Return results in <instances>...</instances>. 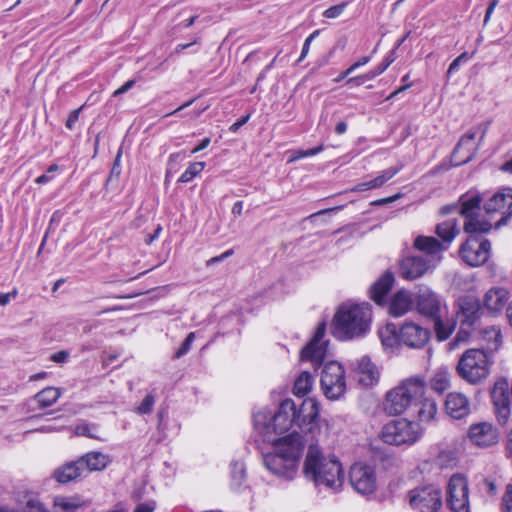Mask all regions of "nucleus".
<instances>
[{"label": "nucleus", "instance_id": "nucleus-6", "mask_svg": "<svg viewBox=\"0 0 512 512\" xmlns=\"http://www.w3.org/2000/svg\"><path fill=\"white\" fill-rule=\"evenodd\" d=\"M494 364L493 355L484 349H467L460 357L456 372L465 382L477 385L483 382Z\"/></svg>", "mask_w": 512, "mask_h": 512}, {"label": "nucleus", "instance_id": "nucleus-18", "mask_svg": "<svg viewBox=\"0 0 512 512\" xmlns=\"http://www.w3.org/2000/svg\"><path fill=\"white\" fill-rule=\"evenodd\" d=\"M488 215L499 213L501 218L497 221V226L506 222L512 215V188H502L495 193L484 205Z\"/></svg>", "mask_w": 512, "mask_h": 512}, {"label": "nucleus", "instance_id": "nucleus-20", "mask_svg": "<svg viewBox=\"0 0 512 512\" xmlns=\"http://www.w3.org/2000/svg\"><path fill=\"white\" fill-rule=\"evenodd\" d=\"M326 332V323L318 324L312 340L301 351V359L315 363L321 362L327 353V342L323 341Z\"/></svg>", "mask_w": 512, "mask_h": 512}, {"label": "nucleus", "instance_id": "nucleus-62", "mask_svg": "<svg viewBox=\"0 0 512 512\" xmlns=\"http://www.w3.org/2000/svg\"><path fill=\"white\" fill-rule=\"evenodd\" d=\"M250 118V114L242 117L230 126V131L236 132L241 126H243Z\"/></svg>", "mask_w": 512, "mask_h": 512}, {"label": "nucleus", "instance_id": "nucleus-61", "mask_svg": "<svg viewBox=\"0 0 512 512\" xmlns=\"http://www.w3.org/2000/svg\"><path fill=\"white\" fill-rule=\"evenodd\" d=\"M370 79H368L366 77V73L363 74V75H359V76H355V77H351L347 80V83L348 84H355V85H361L363 84L365 81H369Z\"/></svg>", "mask_w": 512, "mask_h": 512}, {"label": "nucleus", "instance_id": "nucleus-41", "mask_svg": "<svg viewBox=\"0 0 512 512\" xmlns=\"http://www.w3.org/2000/svg\"><path fill=\"white\" fill-rule=\"evenodd\" d=\"M399 169L395 167L388 168L384 171H382L377 177H375L372 180L367 181L369 184V189H376L383 186L388 180L393 178L397 173Z\"/></svg>", "mask_w": 512, "mask_h": 512}, {"label": "nucleus", "instance_id": "nucleus-10", "mask_svg": "<svg viewBox=\"0 0 512 512\" xmlns=\"http://www.w3.org/2000/svg\"><path fill=\"white\" fill-rule=\"evenodd\" d=\"M408 498L410 506L419 512H437L442 506L441 491L433 485L410 490Z\"/></svg>", "mask_w": 512, "mask_h": 512}, {"label": "nucleus", "instance_id": "nucleus-46", "mask_svg": "<svg viewBox=\"0 0 512 512\" xmlns=\"http://www.w3.org/2000/svg\"><path fill=\"white\" fill-rule=\"evenodd\" d=\"M346 7V2L331 6L323 12V17L327 19H336L342 15Z\"/></svg>", "mask_w": 512, "mask_h": 512}, {"label": "nucleus", "instance_id": "nucleus-53", "mask_svg": "<svg viewBox=\"0 0 512 512\" xmlns=\"http://www.w3.org/2000/svg\"><path fill=\"white\" fill-rule=\"evenodd\" d=\"M156 508V502L154 500H149L144 503H140L134 509V512H153Z\"/></svg>", "mask_w": 512, "mask_h": 512}, {"label": "nucleus", "instance_id": "nucleus-33", "mask_svg": "<svg viewBox=\"0 0 512 512\" xmlns=\"http://www.w3.org/2000/svg\"><path fill=\"white\" fill-rule=\"evenodd\" d=\"M82 471V465L80 464V460H78L58 468L54 472V477L59 483H67L79 477Z\"/></svg>", "mask_w": 512, "mask_h": 512}, {"label": "nucleus", "instance_id": "nucleus-17", "mask_svg": "<svg viewBox=\"0 0 512 512\" xmlns=\"http://www.w3.org/2000/svg\"><path fill=\"white\" fill-rule=\"evenodd\" d=\"M417 311L426 317L435 318L446 308L441 298L429 287H420L415 295Z\"/></svg>", "mask_w": 512, "mask_h": 512}, {"label": "nucleus", "instance_id": "nucleus-44", "mask_svg": "<svg viewBox=\"0 0 512 512\" xmlns=\"http://www.w3.org/2000/svg\"><path fill=\"white\" fill-rule=\"evenodd\" d=\"M394 61L392 57H386L380 64H378L375 68L366 73V77L368 79H374L377 76L381 75Z\"/></svg>", "mask_w": 512, "mask_h": 512}, {"label": "nucleus", "instance_id": "nucleus-12", "mask_svg": "<svg viewBox=\"0 0 512 512\" xmlns=\"http://www.w3.org/2000/svg\"><path fill=\"white\" fill-rule=\"evenodd\" d=\"M350 484L361 495H371L377 490L378 479L375 469L364 463H355L350 468Z\"/></svg>", "mask_w": 512, "mask_h": 512}, {"label": "nucleus", "instance_id": "nucleus-63", "mask_svg": "<svg viewBox=\"0 0 512 512\" xmlns=\"http://www.w3.org/2000/svg\"><path fill=\"white\" fill-rule=\"evenodd\" d=\"M232 254H233L232 250H227L224 253H222L220 256H216V257L211 258L208 261V264L221 262L222 260H224L225 258L229 257Z\"/></svg>", "mask_w": 512, "mask_h": 512}, {"label": "nucleus", "instance_id": "nucleus-39", "mask_svg": "<svg viewBox=\"0 0 512 512\" xmlns=\"http://www.w3.org/2000/svg\"><path fill=\"white\" fill-rule=\"evenodd\" d=\"M61 396V391L56 387H46L35 395V399L41 408L53 405Z\"/></svg>", "mask_w": 512, "mask_h": 512}, {"label": "nucleus", "instance_id": "nucleus-64", "mask_svg": "<svg viewBox=\"0 0 512 512\" xmlns=\"http://www.w3.org/2000/svg\"><path fill=\"white\" fill-rule=\"evenodd\" d=\"M211 140L209 137H206L204 138L193 150H192V153H197L205 148L208 147V145L210 144Z\"/></svg>", "mask_w": 512, "mask_h": 512}, {"label": "nucleus", "instance_id": "nucleus-43", "mask_svg": "<svg viewBox=\"0 0 512 512\" xmlns=\"http://www.w3.org/2000/svg\"><path fill=\"white\" fill-rule=\"evenodd\" d=\"M97 426L90 424H80L75 427V434L78 436H87L94 439H101L97 434Z\"/></svg>", "mask_w": 512, "mask_h": 512}, {"label": "nucleus", "instance_id": "nucleus-58", "mask_svg": "<svg viewBox=\"0 0 512 512\" xmlns=\"http://www.w3.org/2000/svg\"><path fill=\"white\" fill-rule=\"evenodd\" d=\"M135 85V80H128L121 87L116 89L113 93V96H119L121 94L126 93L129 89H131Z\"/></svg>", "mask_w": 512, "mask_h": 512}, {"label": "nucleus", "instance_id": "nucleus-8", "mask_svg": "<svg viewBox=\"0 0 512 512\" xmlns=\"http://www.w3.org/2000/svg\"><path fill=\"white\" fill-rule=\"evenodd\" d=\"M379 437L390 445H410L420 437L419 425L404 418L392 420L382 427Z\"/></svg>", "mask_w": 512, "mask_h": 512}, {"label": "nucleus", "instance_id": "nucleus-48", "mask_svg": "<svg viewBox=\"0 0 512 512\" xmlns=\"http://www.w3.org/2000/svg\"><path fill=\"white\" fill-rule=\"evenodd\" d=\"M26 512H48L43 503H41L36 497H30L26 501L25 505Z\"/></svg>", "mask_w": 512, "mask_h": 512}, {"label": "nucleus", "instance_id": "nucleus-56", "mask_svg": "<svg viewBox=\"0 0 512 512\" xmlns=\"http://www.w3.org/2000/svg\"><path fill=\"white\" fill-rule=\"evenodd\" d=\"M69 358V353L65 350L58 351L51 355L50 359L56 363H65Z\"/></svg>", "mask_w": 512, "mask_h": 512}, {"label": "nucleus", "instance_id": "nucleus-11", "mask_svg": "<svg viewBox=\"0 0 512 512\" xmlns=\"http://www.w3.org/2000/svg\"><path fill=\"white\" fill-rule=\"evenodd\" d=\"M447 505L452 512H470L469 486L463 475L455 474L449 479Z\"/></svg>", "mask_w": 512, "mask_h": 512}, {"label": "nucleus", "instance_id": "nucleus-25", "mask_svg": "<svg viewBox=\"0 0 512 512\" xmlns=\"http://www.w3.org/2000/svg\"><path fill=\"white\" fill-rule=\"evenodd\" d=\"M445 411L453 419H463L470 414V401L461 392H451L446 396Z\"/></svg>", "mask_w": 512, "mask_h": 512}, {"label": "nucleus", "instance_id": "nucleus-9", "mask_svg": "<svg viewBox=\"0 0 512 512\" xmlns=\"http://www.w3.org/2000/svg\"><path fill=\"white\" fill-rule=\"evenodd\" d=\"M320 386L327 399L331 401L341 399L347 389L343 366L336 361L326 363L321 372Z\"/></svg>", "mask_w": 512, "mask_h": 512}, {"label": "nucleus", "instance_id": "nucleus-37", "mask_svg": "<svg viewBox=\"0 0 512 512\" xmlns=\"http://www.w3.org/2000/svg\"><path fill=\"white\" fill-rule=\"evenodd\" d=\"M435 232L443 240L442 244L448 247L458 233L457 223L454 220L442 222L436 226Z\"/></svg>", "mask_w": 512, "mask_h": 512}, {"label": "nucleus", "instance_id": "nucleus-28", "mask_svg": "<svg viewBox=\"0 0 512 512\" xmlns=\"http://www.w3.org/2000/svg\"><path fill=\"white\" fill-rule=\"evenodd\" d=\"M412 306L413 299L410 292L400 290L391 298L389 312L395 317H400L409 312Z\"/></svg>", "mask_w": 512, "mask_h": 512}, {"label": "nucleus", "instance_id": "nucleus-45", "mask_svg": "<svg viewBox=\"0 0 512 512\" xmlns=\"http://www.w3.org/2000/svg\"><path fill=\"white\" fill-rule=\"evenodd\" d=\"M155 404V397L152 394H148L139 406L136 407L135 411L140 415L148 414L152 411Z\"/></svg>", "mask_w": 512, "mask_h": 512}, {"label": "nucleus", "instance_id": "nucleus-21", "mask_svg": "<svg viewBox=\"0 0 512 512\" xmlns=\"http://www.w3.org/2000/svg\"><path fill=\"white\" fill-rule=\"evenodd\" d=\"M476 135V130L471 129L460 138L452 154L454 165L465 164L475 157L478 150Z\"/></svg>", "mask_w": 512, "mask_h": 512}, {"label": "nucleus", "instance_id": "nucleus-27", "mask_svg": "<svg viewBox=\"0 0 512 512\" xmlns=\"http://www.w3.org/2000/svg\"><path fill=\"white\" fill-rule=\"evenodd\" d=\"M413 416L422 423H429L436 418L438 406L435 399L425 395L414 403Z\"/></svg>", "mask_w": 512, "mask_h": 512}, {"label": "nucleus", "instance_id": "nucleus-47", "mask_svg": "<svg viewBox=\"0 0 512 512\" xmlns=\"http://www.w3.org/2000/svg\"><path fill=\"white\" fill-rule=\"evenodd\" d=\"M231 476L235 484L240 485L245 476V469L242 463L235 462L231 466Z\"/></svg>", "mask_w": 512, "mask_h": 512}, {"label": "nucleus", "instance_id": "nucleus-42", "mask_svg": "<svg viewBox=\"0 0 512 512\" xmlns=\"http://www.w3.org/2000/svg\"><path fill=\"white\" fill-rule=\"evenodd\" d=\"M205 168V162H193L187 167V169L181 174L178 182L188 183L192 181L197 175H199Z\"/></svg>", "mask_w": 512, "mask_h": 512}, {"label": "nucleus", "instance_id": "nucleus-29", "mask_svg": "<svg viewBox=\"0 0 512 512\" xmlns=\"http://www.w3.org/2000/svg\"><path fill=\"white\" fill-rule=\"evenodd\" d=\"M394 283V276L391 272H385L370 289L371 299L376 303L381 304Z\"/></svg>", "mask_w": 512, "mask_h": 512}, {"label": "nucleus", "instance_id": "nucleus-7", "mask_svg": "<svg viewBox=\"0 0 512 512\" xmlns=\"http://www.w3.org/2000/svg\"><path fill=\"white\" fill-rule=\"evenodd\" d=\"M481 198L478 195L463 196L460 199V214L465 217L464 231L469 236L488 233L492 229V219L479 215Z\"/></svg>", "mask_w": 512, "mask_h": 512}, {"label": "nucleus", "instance_id": "nucleus-54", "mask_svg": "<svg viewBox=\"0 0 512 512\" xmlns=\"http://www.w3.org/2000/svg\"><path fill=\"white\" fill-rule=\"evenodd\" d=\"M80 111H81V108L75 109V110L70 112V114H69V116L67 118V121H66V127L68 129H70V130L73 129L75 123L79 119Z\"/></svg>", "mask_w": 512, "mask_h": 512}, {"label": "nucleus", "instance_id": "nucleus-32", "mask_svg": "<svg viewBox=\"0 0 512 512\" xmlns=\"http://www.w3.org/2000/svg\"><path fill=\"white\" fill-rule=\"evenodd\" d=\"M378 335L385 349H394L400 346V328L393 323L380 327Z\"/></svg>", "mask_w": 512, "mask_h": 512}, {"label": "nucleus", "instance_id": "nucleus-15", "mask_svg": "<svg viewBox=\"0 0 512 512\" xmlns=\"http://www.w3.org/2000/svg\"><path fill=\"white\" fill-rule=\"evenodd\" d=\"M467 437L473 446L482 449L497 445L500 438L498 429L486 421L471 424Z\"/></svg>", "mask_w": 512, "mask_h": 512}, {"label": "nucleus", "instance_id": "nucleus-5", "mask_svg": "<svg viewBox=\"0 0 512 512\" xmlns=\"http://www.w3.org/2000/svg\"><path fill=\"white\" fill-rule=\"evenodd\" d=\"M425 392L426 384L422 378H407L386 393L384 410L389 415H400L412 409L414 403L421 399Z\"/></svg>", "mask_w": 512, "mask_h": 512}, {"label": "nucleus", "instance_id": "nucleus-60", "mask_svg": "<svg viewBox=\"0 0 512 512\" xmlns=\"http://www.w3.org/2000/svg\"><path fill=\"white\" fill-rule=\"evenodd\" d=\"M483 484H484V489L486 490L487 493H489L490 495L496 494L497 487L492 480L485 479Z\"/></svg>", "mask_w": 512, "mask_h": 512}, {"label": "nucleus", "instance_id": "nucleus-57", "mask_svg": "<svg viewBox=\"0 0 512 512\" xmlns=\"http://www.w3.org/2000/svg\"><path fill=\"white\" fill-rule=\"evenodd\" d=\"M371 60V57L370 56H364L362 58H360L358 61H356L355 63H353L348 69H347V73H353L356 69L368 64Z\"/></svg>", "mask_w": 512, "mask_h": 512}, {"label": "nucleus", "instance_id": "nucleus-55", "mask_svg": "<svg viewBox=\"0 0 512 512\" xmlns=\"http://www.w3.org/2000/svg\"><path fill=\"white\" fill-rule=\"evenodd\" d=\"M468 332H466L463 328L457 333L453 341L449 343L451 349H454L460 342H464L468 337Z\"/></svg>", "mask_w": 512, "mask_h": 512}, {"label": "nucleus", "instance_id": "nucleus-52", "mask_svg": "<svg viewBox=\"0 0 512 512\" xmlns=\"http://www.w3.org/2000/svg\"><path fill=\"white\" fill-rule=\"evenodd\" d=\"M195 339V333L190 332L187 337L185 338L184 342L182 343V346L177 350L176 357L180 358L183 355H185L189 350L190 347Z\"/></svg>", "mask_w": 512, "mask_h": 512}, {"label": "nucleus", "instance_id": "nucleus-34", "mask_svg": "<svg viewBox=\"0 0 512 512\" xmlns=\"http://www.w3.org/2000/svg\"><path fill=\"white\" fill-rule=\"evenodd\" d=\"M83 505L79 496H56L53 500L54 512H77Z\"/></svg>", "mask_w": 512, "mask_h": 512}, {"label": "nucleus", "instance_id": "nucleus-22", "mask_svg": "<svg viewBox=\"0 0 512 512\" xmlns=\"http://www.w3.org/2000/svg\"><path fill=\"white\" fill-rule=\"evenodd\" d=\"M413 245L426 254V261L434 268L442 261V254L447 249V245L440 243L432 236L419 235L415 238Z\"/></svg>", "mask_w": 512, "mask_h": 512}, {"label": "nucleus", "instance_id": "nucleus-14", "mask_svg": "<svg viewBox=\"0 0 512 512\" xmlns=\"http://www.w3.org/2000/svg\"><path fill=\"white\" fill-rule=\"evenodd\" d=\"M350 370L354 380L362 387H373L380 380V369L368 356L352 361Z\"/></svg>", "mask_w": 512, "mask_h": 512}, {"label": "nucleus", "instance_id": "nucleus-4", "mask_svg": "<svg viewBox=\"0 0 512 512\" xmlns=\"http://www.w3.org/2000/svg\"><path fill=\"white\" fill-rule=\"evenodd\" d=\"M372 309L368 303L345 302L341 304L333 318V334L341 340L364 337L371 328Z\"/></svg>", "mask_w": 512, "mask_h": 512}, {"label": "nucleus", "instance_id": "nucleus-2", "mask_svg": "<svg viewBox=\"0 0 512 512\" xmlns=\"http://www.w3.org/2000/svg\"><path fill=\"white\" fill-rule=\"evenodd\" d=\"M302 473L316 489L341 491L344 484V471L340 460L331 453H324L318 445H310L306 451Z\"/></svg>", "mask_w": 512, "mask_h": 512}, {"label": "nucleus", "instance_id": "nucleus-35", "mask_svg": "<svg viewBox=\"0 0 512 512\" xmlns=\"http://www.w3.org/2000/svg\"><path fill=\"white\" fill-rule=\"evenodd\" d=\"M480 336L491 354L497 351L501 346L502 335L500 329L496 326H488L481 329Z\"/></svg>", "mask_w": 512, "mask_h": 512}, {"label": "nucleus", "instance_id": "nucleus-16", "mask_svg": "<svg viewBox=\"0 0 512 512\" xmlns=\"http://www.w3.org/2000/svg\"><path fill=\"white\" fill-rule=\"evenodd\" d=\"M431 333L427 327L413 321H405L400 326V346L421 349L426 346Z\"/></svg>", "mask_w": 512, "mask_h": 512}, {"label": "nucleus", "instance_id": "nucleus-30", "mask_svg": "<svg viewBox=\"0 0 512 512\" xmlns=\"http://www.w3.org/2000/svg\"><path fill=\"white\" fill-rule=\"evenodd\" d=\"M430 388L442 394L451 387V373L447 367L437 368L429 379Z\"/></svg>", "mask_w": 512, "mask_h": 512}, {"label": "nucleus", "instance_id": "nucleus-40", "mask_svg": "<svg viewBox=\"0 0 512 512\" xmlns=\"http://www.w3.org/2000/svg\"><path fill=\"white\" fill-rule=\"evenodd\" d=\"M399 169L395 167L388 168L384 171H382L377 177H375L372 180L367 181L369 184V189H376L383 186L388 180L393 178L397 173Z\"/></svg>", "mask_w": 512, "mask_h": 512}, {"label": "nucleus", "instance_id": "nucleus-1", "mask_svg": "<svg viewBox=\"0 0 512 512\" xmlns=\"http://www.w3.org/2000/svg\"><path fill=\"white\" fill-rule=\"evenodd\" d=\"M319 405L312 399L302 401L299 407L292 399L283 400L275 414L268 409H261L253 416L255 430L267 442H276V435L287 432L294 424L303 428L312 424L319 417Z\"/></svg>", "mask_w": 512, "mask_h": 512}, {"label": "nucleus", "instance_id": "nucleus-3", "mask_svg": "<svg viewBox=\"0 0 512 512\" xmlns=\"http://www.w3.org/2000/svg\"><path fill=\"white\" fill-rule=\"evenodd\" d=\"M272 443L275 445L274 451L264 456V466L282 479L293 480L298 474L299 460L303 452L302 436L293 432Z\"/></svg>", "mask_w": 512, "mask_h": 512}, {"label": "nucleus", "instance_id": "nucleus-23", "mask_svg": "<svg viewBox=\"0 0 512 512\" xmlns=\"http://www.w3.org/2000/svg\"><path fill=\"white\" fill-rule=\"evenodd\" d=\"M433 266L421 256H409L400 262L399 275L405 280H415L422 277Z\"/></svg>", "mask_w": 512, "mask_h": 512}, {"label": "nucleus", "instance_id": "nucleus-50", "mask_svg": "<svg viewBox=\"0 0 512 512\" xmlns=\"http://www.w3.org/2000/svg\"><path fill=\"white\" fill-rule=\"evenodd\" d=\"M470 59V56L468 55L467 52H463L462 54H460L456 59L453 60V62L450 64L449 68H448V71H447V75L450 76L451 74H453L454 72H456L460 65L462 63H465L467 62L468 60Z\"/></svg>", "mask_w": 512, "mask_h": 512}, {"label": "nucleus", "instance_id": "nucleus-31", "mask_svg": "<svg viewBox=\"0 0 512 512\" xmlns=\"http://www.w3.org/2000/svg\"><path fill=\"white\" fill-rule=\"evenodd\" d=\"M79 460L82 468L86 467L90 472L101 471L111 462L109 455L97 451L87 453Z\"/></svg>", "mask_w": 512, "mask_h": 512}, {"label": "nucleus", "instance_id": "nucleus-24", "mask_svg": "<svg viewBox=\"0 0 512 512\" xmlns=\"http://www.w3.org/2000/svg\"><path fill=\"white\" fill-rule=\"evenodd\" d=\"M480 314V302L476 297L467 295L458 299L457 316L462 325L471 327L480 318Z\"/></svg>", "mask_w": 512, "mask_h": 512}, {"label": "nucleus", "instance_id": "nucleus-36", "mask_svg": "<svg viewBox=\"0 0 512 512\" xmlns=\"http://www.w3.org/2000/svg\"><path fill=\"white\" fill-rule=\"evenodd\" d=\"M433 319L438 340L444 341L448 339L455 329V321L453 319L444 318L443 313Z\"/></svg>", "mask_w": 512, "mask_h": 512}, {"label": "nucleus", "instance_id": "nucleus-26", "mask_svg": "<svg viewBox=\"0 0 512 512\" xmlns=\"http://www.w3.org/2000/svg\"><path fill=\"white\" fill-rule=\"evenodd\" d=\"M509 300V293L504 288H492L488 290L483 299V306L486 311L492 315H499L505 308Z\"/></svg>", "mask_w": 512, "mask_h": 512}, {"label": "nucleus", "instance_id": "nucleus-38", "mask_svg": "<svg viewBox=\"0 0 512 512\" xmlns=\"http://www.w3.org/2000/svg\"><path fill=\"white\" fill-rule=\"evenodd\" d=\"M313 384V375L307 371H304L296 378L293 392L296 396L303 397L312 390Z\"/></svg>", "mask_w": 512, "mask_h": 512}, {"label": "nucleus", "instance_id": "nucleus-13", "mask_svg": "<svg viewBox=\"0 0 512 512\" xmlns=\"http://www.w3.org/2000/svg\"><path fill=\"white\" fill-rule=\"evenodd\" d=\"M491 244L480 236H469L460 248L461 258L472 267H478L487 262L490 256Z\"/></svg>", "mask_w": 512, "mask_h": 512}, {"label": "nucleus", "instance_id": "nucleus-19", "mask_svg": "<svg viewBox=\"0 0 512 512\" xmlns=\"http://www.w3.org/2000/svg\"><path fill=\"white\" fill-rule=\"evenodd\" d=\"M508 388L509 385L507 380L500 379L495 382L491 392L497 419L502 424H505L508 421L511 411Z\"/></svg>", "mask_w": 512, "mask_h": 512}, {"label": "nucleus", "instance_id": "nucleus-51", "mask_svg": "<svg viewBox=\"0 0 512 512\" xmlns=\"http://www.w3.org/2000/svg\"><path fill=\"white\" fill-rule=\"evenodd\" d=\"M319 34L320 30H315L305 39L298 62H301L308 55L312 41L318 37Z\"/></svg>", "mask_w": 512, "mask_h": 512}, {"label": "nucleus", "instance_id": "nucleus-49", "mask_svg": "<svg viewBox=\"0 0 512 512\" xmlns=\"http://www.w3.org/2000/svg\"><path fill=\"white\" fill-rule=\"evenodd\" d=\"M501 506L503 512H512V484L506 487Z\"/></svg>", "mask_w": 512, "mask_h": 512}, {"label": "nucleus", "instance_id": "nucleus-59", "mask_svg": "<svg viewBox=\"0 0 512 512\" xmlns=\"http://www.w3.org/2000/svg\"><path fill=\"white\" fill-rule=\"evenodd\" d=\"M497 5H498V0H491L490 1L489 6H488V8L486 10L485 17H484V24L485 25L490 21L491 15L494 12V10L497 7Z\"/></svg>", "mask_w": 512, "mask_h": 512}]
</instances>
